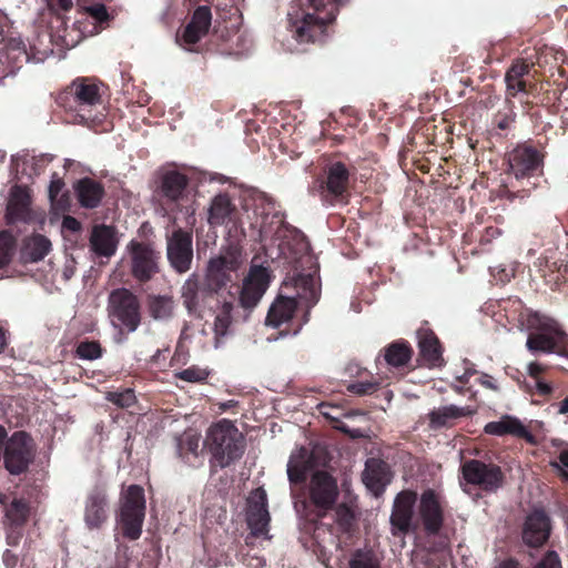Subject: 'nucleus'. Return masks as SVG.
Returning <instances> with one entry per match:
<instances>
[{"label": "nucleus", "mask_w": 568, "mask_h": 568, "mask_svg": "<svg viewBox=\"0 0 568 568\" xmlns=\"http://www.w3.org/2000/svg\"><path fill=\"white\" fill-rule=\"evenodd\" d=\"M298 297L306 301L307 307L314 306L320 300V290L312 275H301L296 280Z\"/></svg>", "instance_id": "nucleus-37"}, {"label": "nucleus", "mask_w": 568, "mask_h": 568, "mask_svg": "<svg viewBox=\"0 0 568 568\" xmlns=\"http://www.w3.org/2000/svg\"><path fill=\"white\" fill-rule=\"evenodd\" d=\"M32 438L24 432H16L7 442L4 449L6 468L14 475L27 469L33 458Z\"/></svg>", "instance_id": "nucleus-12"}, {"label": "nucleus", "mask_w": 568, "mask_h": 568, "mask_svg": "<svg viewBox=\"0 0 568 568\" xmlns=\"http://www.w3.org/2000/svg\"><path fill=\"white\" fill-rule=\"evenodd\" d=\"M180 212L185 209L187 214L196 210L195 199L199 186L206 181L205 173L194 168L180 165Z\"/></svg>", "instance_id": "nucleus-19"}, {"label": "nucleus", "mask_w": 568, "mask_h": 568, "mask_svg": "<svg viewBox=\"0 0 568 568\" xmlns=\"http://www.w3.org/2000/svg\"><path fill=\"white\" fill-rule=\"evenodd\" d=\"M144 517V490L139 485H130L121 491L116 514V524L123 536L131 540L140 538Z\"/></svg>", "instance_id": "nucleus-5"}, {"label": "nucleus", "mask_w": 568, "mask_h": 568, "mask_svg": "<svg viewBox=\"0 0 568 568\" xmlns=\"http://www.w3.org/2000/svg\"><path fill=\"white\" fill-rule=\"evenodd\" d=\"M460 486L465 493H469L467 486H474L486 494H495L505 485V474L494 463L467 459L460 465Z\"/></svg>", "instance_id": "nucleus-7"}, {"label": "nucleus", "mask_w": 568, "mask_h": 568, "mask_svg": "<svg viewBox=\"0 0 568 568\" xmlns=\"http://www.w3.org/2000/svg\"><path fill=\"white\" fill-rule=\"evenodd\" d=\"M286 231H291V226L285 222L284 213L275 211L263 214L260 224V237L262 240L281 239L285 236Z\"/></svg>", "instance_id": "nucleus-33"}, {"label": "nucleus", "mask_w": 568, "mask_h": 568, "mask_svg": "<svg viewBox=\"0 0 568 568\" xmlns=\"http://www.w3.org/2000/svg\"><path fill=\"white\" fill-rule=\"evenodd\" d=\"M18 558L10 550L3 554V562L7 567L12 568L17 565Z\"/></svg>", "instance_id": "nucleus-62"}, {"label": "nucleus", "mask_w": 568, "mask_h": 568, "mask_svg": "<svg viewBox=\"0 0 568 568\" xmlns=\"http://www.w3.org/2000/svg\"><path fill=\"white\" fill-rule=\"evenodd\" d=\"M379 388L378 382H356L347 386L348 392L358 396L371 395Z\"/></svg>", "instance_id": "nucleus-50"}, {"label": "nucleus", "mask_w": 568, "mask_h": 568, "mask_svg": "<svg viewBox=\"0 0 568 568\" xmlns=\"http://www.w3.org/2000/svg\"><path fill=\"white\" fill-rule=\"evenodd\" d=\"M550 521L549 517L542 510L532 511L526 519L523 540L530 547H540L549 538Z\"/></svg>", "instance_id": "nucleus-22"}, {"label": "nucleus", "mask_w": 568, "mask_h": 568, "mask_svg": "<svg viewBox=\"0 0 568 568\" xmlns=\"http://www.w3.org/2000/svg\"><path fill=\"white\" fill-rule=\"evenodd\" d=\"M332 455L324 443L294 449L287 462V479L291 486H304V498L295 503L304 518L316 530L321 520L337 505L339 488L329 468Z\"/></svg>", "instance_id": "nucleus-1"}, {"label": "nucleus", "mask_w": 568, "mask_h": 568, "mask_svg": "<svg viewBox=\"0 0 568 568\" xmlns=\"http://www.w3.org/2000/svg\"><path fill=\"white\" fill-rule=\"evenodd\" d=\"M500 235H501V230L497 226L490 225V226L485 227L483 234L480 235L479 242L481 244H488L494 239H497Z\"/></svg>", "instance_id": "nucleus-56"}, {"label": "nucleus", "mask_w": 568, "mask_h": 568, "mask_svg": "<svg viewBox=\"0 0 568 568\" xmlns=\"http://www.w3.org/2000/svg\"><path fill=\"white\" fill-rule=\"evenodd\" d=\"M536 568H561L559 556L555 551H548Z\"/></svg>", "instance_id": "nucleus-54"}, {"label": "nucleus", "mask_w": 568, "mask_h": 568, "mask_svg": "<svg viewBox=\"0 0 568 568\" xmlns=\"http://www.w3.org/2000/svg\"><path fill=\"white\" fill-rule=\"evenodd\" d=\"M211 24V8L207 6L197 7L185 26L182 37H180V47L183 45L191 52H200L203 48L201 40L209 33Z\"/></svg>", "instance_id": "nucleus-15"}, {"label": "nucleus", "mask_w": 568, "mask_h": 568, "mask_svg": "<svg viewBox=\"0 0 568 568\" xmlns=\"http://www.w3.org/2000/svg\"><path fill=\"white\" fill-rule=\"evenodd\" d=\"M77 355L82 359H97L101 356L100 344L97 342H82L77 347Z\"/></svg>", "instance_id": "nucleus-46"}, {"label": "nucleus", "mask_w": 568, "mask_h": 568, "mask_svg": "<svg viewBox=\"0 0 568 568\" xmlns=\"http://www.w3.org/2000/svg\"><path fill=\"white\" fill-rule=\"evenodd\" d=\"M236 216V206L227 193H219L212 199L207 216V222L211 226L234 223Z\"/></svg>", "instance_id": "nucleus-25"}, {"label": "nucleus", "mask_w": 568, "mask_h": 568, "mask_svg": "<svg viewBox=\"0 0 568 568\" xmlns=\"http://www.w3.org/2000/svg\"><path fill=\"white\" fill-rule=\"evenodd\" d=\"M484 432L493 436L513 435L518 438H530L531 435L523 423L513 416L505 415L499 420L489 422L485 425Z\"/></svg>", "instance_id": "nucleus-29"}, {"label": "nucleus", "mask_w": 568, "mask_h": 568, "mask_svg": "<svg viewBox=\"0 0 568 568\" xmlns=\"http://www.w3.org/2000/svg\"><path fill=\"white\" fill-rule=\"evenodd\" d=\"M62 225L64 229L72 232H78L81 229L80 222L72 216H65L63 219Z\"/></svg>", "instance_id": "nucleus-60"}, {"label": "nucleus", "mask_w": 568, "mask_h": 568, "mask_svg": "<svg viewBox=\"0 0 568 568\" xmlns=\"http://www.w3.org/2000/svg\"><path fill=\"white\" fill-rule=\"evenodd\" d=\"M545 158L544 146L534 140L517 143L506 153V173L515 179L517 184L511 183V186L520 187L517 192L524 193L521 197L527 196L536 187V183L531 180L544 174Z\"/></svg>", "instance_id": "nucleus-3"}, {"label": "nucleus", "mask_w": 568, "mask_h": 568, "mask_svg": "<svg viewBox=\"0 0 568 568\" xmlns=\"http://www.w3.org/2000/svg\"><path fill=\"white\" fill-rule=\"evenodd\" d=\"M132 271L136 278L146 281L156 272V256L146 245L131 243Z\"/></svg>", "instance_id": "nucleus-23"}, {"label": "nucleus", "mask_w": 568, "mask_h": 568, "mask_svg": "<svg viewBox=\"0 0 568 568\" xmlns=\"http://www.w3.org/2000/svg\"><path fill=\"white\" fill-rule=\"evenodd\" d=\"M270 521L267 494L264 488L258 487L247 499L246 523L252 537L267 536Z\"/></svg>", "instance_id": "nucleus-16"}, {"label": "nucleus", "mask_w": 568, "mask_h": 568, "mask_svg": "<svg viewBox=\"0 0 568 568\" xmlns=\"http://www.w3.org/2000/svg\"><path fill=\"white\" fill-rule=\"evenodd\" d=\"M153 196L168 213L174 210L178 201V166L174 164L161 168L154 179Z\"/></svg>", "instance_id": "nucleus-18"}, {"label": "nucleus", "mask_w": 568, "mask_h": 568, "mask_svg": "<svg viewBox=\"0 0 568 568\" xmlns=\"http://www.w3.org/2000/svg\"><path fill=\"white\" fill-rule=\"evenodd\" d=\"M161 21L165 24H172L175 20V6L173 0H166L164 9L160 14Z\"/></svg>", "instance_id": "nucleus-55"}, {"label": "nucleus", "mask_w": 568, "mask_h": 568, "mask_svg": "<svg viewBox=\"0 0 568 568\" xmlns=\"http://www.w3.org/2000/svg\"><path fill=\"white\" fill-rule=\"evenodd\" d=\"M363 481L375 494L383 491L386 485L390 483L388 464L378 458H368L363 473Z\"/></svg>", "instance_id": "nucleus-26"}, {"label": "nucleus", "mask_w": 568, "mask_h": 568, "mask_svg": "<svg viewBox=\"0 0 568 568\" xmlns=\"http://www.w3.org/2000/svg\"><path fill=\"white\" fill-rule=\"evenodd\" d=\"M416 501L417 493L414 490L406 489L397 494L389 518L393 536H405L412 530V520Z\"/></svg>", "instance_id": "nucleus-17"}, {"label": "nucleus", "mask_w": 568, "mask_h": 568, "mask_svg": "<svg viewBox=\"0 0 568 568\" xmlns=\"http://www.w3.org/2000/svg\"><path fill=\"white\" fill-rule=\"evenodd\" d=\"M552 332L557 335V351L555 353L559 356L568 358V334L561 326H555Z\"/></svg>", "instance_id": "nucleus-51"}, {"label": "nucleus", "mask_w": 568, "mask_h": 568, "mask_svg": "<svg viewBox=\"0 0 568 568\" xmlns=\"http://www.w3.org/2000/svg\"><path fill=\"white\" fill-rule=\"evenodd\" d=\"M538 71L535 63L526 59H515L505 73L506 94L515 98L519 93L535 95L538 93Z\"/></svg>", "instance_id": "nucleus-10"}, {"label": "nucleus", "mask_w": 568, "mask_h": 568, "mask_svg": "<svg viewBox=\"0 0 568 568\" xmlns=\"http://www.w3.org/2000/svg\"><path fill=\"white\" fill-rule=\"evenodd\" d=\"M545 372V367L539 363L531 362L528 365V373L535 381L540 379L539 376Z\"/></svg>", "instance_id": "nucleus-59"}, {"label": "nucleus", "mask_w": 568, "mask_h": 568, "mask_svg": "<svg viewBox=\"0 0 568 568\" xmlns=\"http://www.w3.org/2000/svg\"><path fill=\"white\" fill-rule=\"evenodd\" d=\"M50 10L70 11L73 7V0H45Z\"/></svg>", "instance_id": "nucleus-57"}, {"label": "nucleus", "mask_w": 568, "mask_h": 568, "mask_svg": "<svg viewBox=\"0 0 568 568\" xmlns=\"http://www.w3.org/2000/svg\"><path fill=\"white\" fill-rule=\"evenodd\" d=\"M192 257V234L180 229V274L190 268Z\"/></svg>", "instance_id": "nucleus-40"}, {"label": "nucleus", "mask_w": 568, "mask_h": 568, "mask_svg": "<svg viewBox=\"0 0 568 568\" xmlns=\"http://www.w3.org/2000/svg\"><path fill=\"white\" fill-rule=\"evenodd\" d=\"M70 92L81 110L101 103L102 85L92 79L74 80L70 85Z\"/></svg>", "instance_id": "nucleus-24"}, {"label": "nucleus", "mask_w": 568, "mask_h": 568, "mask_svg": "<svg viewBox=\"0 0 568 568\" xmlns=\"http://www.w3.org/2000/svg\"><path fill=\"white\" fill-rule=\"evenodd\" d=\"M240 264V251L230 247L224 254L210 261L205 285H201L197 278L187 280L182 287V297L189 313L201 316L207 298H215L219 291L232 282L233 274L236 273Z\"/></svg>", "instance_id": "nucleus-2"}, {"label": "nucleus", "mask_w": 568, "mask_h": 568, "mask_svg": "<svg viewBox=\"0 0 568 568\" xmlns=\"http://www.w3.org/2000/svg\"><path fill=\"white\" fill-rule=\"evenodd\" d=\"M383 359L394 368L406 367L414 355L412 345L406 339H396L383 348Z\"/></svg>", "instance_id": "nucleus-30"}, {"label": "nucleus", "mask_w": 568, "mask_h": 568, "mask_svg": "<svg viewBox=\"0 0 568 568\" xmlns=\"http://www.w3.org/2000/svg\"><path fill=\"white\" fill-rule=\"evenodd\" d=\"M336 523L344 531H348L354 521L352 509L345 504L335 506Z\"/></svg>", "instance_id": "nucleus-47"}, {"label": "nucleus", "mask_w": 568, "mask_h": 568, "mask_svg": "<svg viewBox=\"0 0 568 568\" xmlns=\"http://www.w3.org/2000/svg\"><path fill=\"white\" fill-rule=\"evenodd\" d=\"M297 308V301L295 297L277 296L272 303L265 324L272 327H280L282 324L288 323Z\"/></svg>", "instance_id": "nucleus-27"}, {"label": "nucleus", "mask_w": 568, "mask_h": 568, "mask_svg": "<svg viewBox=\"0 0 568 568\" xmlns=\"http://www.w3.org/2000/svg\"><path fill=\"white\" fill-rule=\"evenodd\" d=\"M335 427L337 429H339L341 432L348 434L352 438H358L362 436L359 430H349L348 427L343 423H341V425L335 426Z\"/></svg>", "instance_id": "nucleus-63"}, {"label": "nucleus", "mask_w": 568, "mask_h": 568, "mask_svg": "<svg viewBox=\"0 0 568 568\" xmlns=\"http://www.w3.org/2000/svg\"><path fill=\"white\" fill-rule=\"evenodd\" d=\"M29 515V506L22 500L14 498L6 509L7 519L16 526L22 525Z\"/></svg>", "instance_id": "nucleus-41"}, {"label": "nucleus", "mask_w": 568, "mask_h": 568, "mask_svg": "<svg viewBox=\"0 0 568 568\" xmlns=\"http://www.w3.org/2000/svg\"><path fill=\"white\" fill-rule=\"evenodd\" d=\"M209 375L210 371L207 368H202L196 365L180 371V379L189 383H204Z\"/></svg>", "instance_id": "nucleus-45"}, {"label": "nucleus", "mask_w": 568, "mask_h": 568, "mask_svg": "<svg viewBox=\"0 0 568 568\" xmlns=\"http://www.w3.org/2000/svg\"><path fill=\"white\" fill-rule=\"evenodd\" d=\"M349 568H381V561L372 549H356L349 560Z\"/></svg>", "instance_id": "nucleus-39"}, {"label": "nucleus", "mask_w": 568, "mask_h": 568, "mask_svg": "<svg viewBox=\"0 0 568 568\" xmlns=\"http://www.w3.org/2000/svg\"><path fill=\"white\" fill-rule=\"evenodd\" d=\"M174 308L171 297L155 296L150 302V311L154 318L163 320L169 317Z\"/></svg>", "instance_id": "nucleus-42"}, {"label": "nucleus", "mask_w": 568, "mask_h": 568, "mask_svg": "<svg viewBox=\"0 0 568 568\" xmlns=\"http://www.w3.org/2000/svg\"><path fill=\"white\" fill-rule=\"evenodd\" d=\"M419 356L428 367H440L444 365L443 346L435 334L425 322L416 332Z\"/></svg>", "instance_id": "nucleus-21"}, {"label": "nucleus", "mask_w": 568, "mask_h": 568, "mask_svg": "<svg viewBox=\"0 0 568 568\" xmlns=\"http://www.w3.org/2000/svg\"><path fill=\"white\" fill-rule=\"evenodd\" d=\"M75 193L82 206L93 209L101 202L104 190L99 182L84 178L77 183Z\"/></svg>", "instance_id": "nucleus-34"}, {"label": "nucleus", "mask_w": 568, "mask_h": 568, "mask_svg": "<svg viewBox=\"0 0 568 568\" xmlns=\"http://www.w3.org/2000/svg\"><path fill=\"white\" fill-rule=\"evenodd\" d=\"M16 242L9 232L0 233V268L4 267L11 261L14 252Z\"/></svg>", "instance_id": "nucleus-44"}, {"label": "nucleus", "mask_w": 568, "mask_h": 568, "mask_svg": "<svg viewBox=\"0 0 568 568\" xmlns=\"http://www.w3.org/2000/svg\"><path fill=\"white\" fill-rule=\"evenodd\" d=\"M475 412L469 407H458L456 405H447L433 409L428 414L429 427L432 429H440L453 426V420L460 417L470 416Z\"/></svg>", "instance_id": "nucleus-31"}, {"label": "nucleus", "mask_w": 568, "mask_h": 568, "mask_svg": "<svg viewBox=\"0 0 568 568\" xmlns=\"http://www.w3.org/2000/svg\"><path fill=\"white\" fill-rule=\"evenodd\" d=\"M536 392L539 396L547 397L552 393V386L541 379L535 381Z\"/></svg>", "instance_id": "nucleus-58"}, {"label": "nucleus", "mask_w": 568, "mask_h": 568, "mask_svg": "<svg viewBox=\"0 0 568 568\" xmlns=\"http://www.w3.org/2000/svg\"><path fill=\"white\" fill-rule=\"evenodd\" d=\"M109 316L114 326H123L134 332L140 324L139 303L126 288H118L110 293L108 304Z\"/></svg>", "instance_id": "nucleus-9"}, {"label": "nucleus", "mask_w": 568, "mask_h": 568, "mask_svg": "<svg viewBox=\"0 0 568 568\" xmlns=\"http://www.w3.org/2000/svg\"><path fill=\"white\" fill-rule=\"evenodd\" d=\"M355 168L339 160H329L320 179L322 200L331 205L346 202L348 196L349 179Z\"/></svg>", "instance_id": "nucleus-8"}, {"label": "nucleus", "mask_w": 568, "mask_h": 568, "mask_svg": "<svg viewBox=\"0 0 568 568\" xmlns=\"http://www.w3.org/2000/svg\"><path fill=\"white\" fill-rule=\"evenodd\" d=\"M204 446L212 455L211 462L221 468L240 459L245 450L243 435L229 419H222L207 429Z\"/></svg>", "instance_id": "nucleus-4"}, {"label": "nucleus", "mask_w": 568, "mask_h": 568, "mask_svg": "<svg viewBox=\"0 0 568 568\" xmlns=\"http://www.w3.org/2000/svg\"><path fill=\"white\" fill-rule=\"evenodd\" d=\"M516 113L513 111L511 108H508L506 112L499 111L495 115V124L499 130H507L510 128V125L515 122Z\"/></svg>", "instance_id": "nucleus-52"}, {"label": "nucleus", "mask_w": 568, "mask_h": 568, "mask_svg": "<svg viewBox=\"0 0 568 568\" xmlns=\"http://www.w3.org/2000/svg\"><path fill=\"white\" fill-rule=\"evenodd\" d=\"M168 258L174 268H178V229L172 225L166 231Z\"/></svg>", "instance_id": "nucleus-48"}, {"label": "nucleus", "mask_w": 568, "mask_h": 568, "mask_svg": "<svg viewBox=\"0 0 568 568\" xmlns=\"http://www.w3.org/2000/svg\"><path fill=\"white\" fill-rule=\"evenodd\" d=\"M106 398L120 407H129L135 402L134 392L129 388L123 392L108 393Z\"/></svg>", "instance_id": "nucleus-49"}, {"label": "nucleus", "mask_w": 568, "mask_h": 568, "mask_svg": "<svg viewBox=\"0 0 568 568\" xmlns=\"http://www.w3.org/2000/svg\"><path fill=\"white\" fill-rule=\"evenodd\" d=\"M64 186V183L61 179H53L49 185V197L52 203V205H60L61 199H59V195Z\"/></svg>", "instance_id": "nucleus-53"}, {"label": "nucleus", "mask_w": 568, "mask_h": 568, "mask_svg": "<svg viewBox=\"0 0 568 568\" xmlns=\"http://www.w3.org/2000/svg\"><path fill=\"white\" fill-rule=\"evenodd\" d=\"M29 202V194L24 187H12L7 206L8 220L10 222H14L24 219L28 211Z\"/></svg>", "instance_id": "nucleus-35"}, {"label": "nucleus", "mask_w": 568, "mask_h": 568, "mask_svg": "<svg viewBox=\"0 0 568 568\" xmlns=\"http://www.w3.org/2000/svg\"><path fill=\"white\" fill-rule=\"evenodd\" d=\"M418 518L427 536H438L445 525V506L438 493L425 489L417 507Z\"/></svg>", "instance_id": "nucleus-11"}, {"label": "nucleus", "mask_w": 568, "mask_h": 568, "mask_svg": "<svg viewBox=\"0 0 568 568\" xmlns=\"http://www.w3.org/2000/svg\"><path fill=\"white\" fill-rule=\"evenodd\" d=\"M201 434L195 429H187L180 435V454L182 452L191 453L195 456L199 454Z\"/></svg>", "instance_id": "nucleus-43"}, {"label": "nucleus", "mask_w": 568, "mask_h": 568, "mask_svg": "<svg viewBox=\"0 0 568 568\" xmlns=\"http://www.w3.org/2000/svg\"><path fill=\"white\" fill-rule=\"evenodd\" d=\"M51 250V242L43 235L29 237L23 245L22 256L30 262L42 260Z\"/></svg>", "instance_id": "nucleus-36"}, {"label": "nucleus", "mask_w": 568, "mask_h": 568, "mask_svg": "<svg viewBox=\"0 0 568 568\" xmlns=\"http://www.w3.org/2000/svg\"><path fill=\"white\" fill-rule=\"evenodd\" d=\"M210 301L216 302V315L214 321V331L216 336H224L233 321V310L235 306L236 297L234 294L229 293V297H224L223 301L220 300V295H215V298H207L206 304Z\"/></svg>", "instance_id": "nucleus-32"}, {"label": "nucleus", "mask_w": 568, "mask_h": 568, "mask_svg": "<svg viewBox=\"0 0 568 568\" xmlns=\"http://www.w3.org/2000/svg\"><path fill=\"white\" fill-rule=\"evenodd\" d=\"M345 0H308L310 4L316 12L329 7L325 17H318L312 13H304L301 19L292 23V32L300 43H314L321 41L324 37L326 27L332 23L338 11V6Z\"/></svg>", "instance_id": "nucleus-6"}, {"label": "nucleus", "mask_w": 568, "mask_h": 568, "mask_svg": "<svg viewBox=\"0 0 568 568\" xmlns=\"http://www.w3.org/2000/svg\"><path fill=\"white\" fill-rule=\"evenodd\" d=\"M116 245L118 241L112 227L106 225L93 227L90 237V246L98 256H112L116 251Z\"/></svg>", "instance_id": "nucleus-28"}, {"label": "nucleus", "mask_w": 568, "mask_h": 568, "mask_svg": "<svg viewBox=\"0 0 568 568\" xmlns=\"http://www.w3.org/2000/svg\"><path fill=\"white\" fill-rule=\"evenodd\" d=\"M334 408H336V407H335L334 405L329 404V403H322V404L320 405L321 413L323 414V416H324L325 418L331 419L332 422H338V423H341V422L338 420V418H337V417H335V416H333V414H332V412H331V409H334Z\"/></svg>", "instance_id": "nucleus-61"}, {"label": "nucleus", "mask_w": 568, "mask_h": 568, "mask_svg": "<svg viewBox=\"0 0 568 568\" xmlns=\"http://www.w3.org/2000/svg\"><path fill=\"white\" fill-rule=\"evenodd\" d=\"M528 322L535 326L537 332L528 335L526 347L532 353L541 352L546 354L557 351V335L552 332L555 326H560L555 320L542 317L538 313L529 316Z\"/></svg>", "instance_id": "nucleus-13"}, {"label": "nucleus", "mask_w": 568, "mask_h": 568, "mask_svg": "<svg viewBox=\"0 0 568 568\" xmlns=\"http://www.w3.org/2000/svg\"><path fill=\"white\" fill-rule=\"evenodd\" d=\"M109 517V500L104 488L95 487L87 496L84 523L89 529H99Z\"/></svg>", "instance_id": "nucleus-20"}, {"label": "nucleus", "mask_w": 568, "mask_h": 568, "mask_svg": "<svg viewBox=\"0 0 568 568\" xmlns=\"http://www.w3.org/2000/svg\"><path fill=\"white\" fill-rule=\"evenodd\" d=\"M481 385L485 386L486 388H489V389H493V390H497L498 389V386L494 383L493 377L489 376V375H484V378L481 381Z\"/></svg>", "instance_id": "nucleus-64"}, {"label": "nucleus", "mask_w": 568, "mask_h": 568, "mask_svg": "<svg viewBox=\"0 0 568 568\" xmlns=\"http://www.w3.org/2000/svg\"><path fill=\"white\" fill-rule=\"evenodd\" d=\"M271 276L266 267L252 265L240 290L239 303L244 310H253L270 285Z\"/></svg>", "instance_id": "nucleus-14"}, {"label": "nucleus", "mask_w": 568, "mask_h": 568, "mask_svg": "<svg viewBox=\"0 0 568 568\" xmlns=\"http://www.w3.org/2000/svg\"><path fill=\"white\" fill-rule=\"evenodd\" d=\"M83 12L93 23V29L90 31L91 34L99 33L103 29L102 24L106 23L110 19V14L103 3L87 6L83 8Z\"/></svg>", "instance_id": "nucleus-38"}]
</instances>
